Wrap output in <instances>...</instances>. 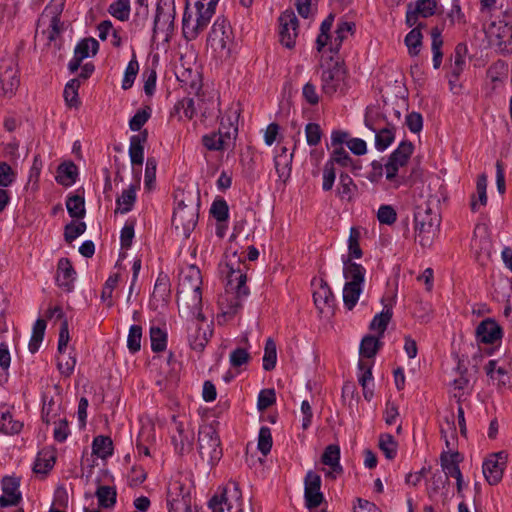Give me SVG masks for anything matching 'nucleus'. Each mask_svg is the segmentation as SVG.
<instances>
[{"instance_id": "22", "label": "nucleus", "mask_w": 512, "mask_h": 512, "mask_svg": "<svg viewBox=\"0 0 512 512\" xmlns=\"http://www.w3.org/2000/svg\"><path fill=\"white\" fill-rule=\"evenodd\" d=\"M502 328L492 318L484 319L476 329L478 341L486 344H493L502 338Z\"/></svg>"}, {"instance_id": "30", "label": "nucleus", "mask_w": 512, "mask_h": 512, "mask_svg": "<svg viewBox=\"0 0 512 512\" xmlns=\"http://www.w3.org/2000/svg\"><path fill=\"white\" fill-rule=\"evenodd\" d=\"M292 153H288L286 147H282L281 151L274 158V165L279 179L286 182L291 174Z\"/></svg>"}, {"instance_id": "63", "label": "nucleus", "mask_w": 512, "mask_h": 512, "mask_svg": "<svg viewBox=\"0 0 512 512\" xmlns=\"http://www.w3.org/2000/svg\"><path fill=\"white\" fill-rule=\"evenodd\" d=\"M86 230V224L84 222L70 223L65 226L64 237L68 243H71L78 236L82 235Z\"/></svg>"}, {"instance_id": "43", "label": "nucleus", "mask_w": 512, "mask_h": 512, "mask_svg": "<svg viewBox=\"0 0 512 512\" xmlns=\"http://www.w3.org/2000/svg\"><path fill=\"white\" fill-rule=\"evenodd\" d=\"M379 338L371 335L365 336L361 341L360 354L366 358L374 357L381 345Z\"/></svg>"}, {"instance_id": "32", "label": "nucleus", "mask_w": 512, "mask_h": 512, "mask_svg": "<svg viewBox=\"0 0 512 512\" xmlns=\"http://www.w3.org/2000/svg\"><path fill=\"white\" fill-rule=\"evenodd\" d=\"M23 423L15 420L6 407L0 408V431L5 434H17L22 430Z\"/></svg>"}, {"instance_id": "35", "label": "nucleus", "mask_w": 512, "mask_h": 512, "mask_svg": "<svg viewBox=\"0 0 512 512\" xmlns=\"http://www.w3.org/2000/svg\"><path fill=\"white\" fill-rule=\"evenodd\" d=\"M487 177L482 174L477 179L476 190L478 195V200H476L473 195L470 202V208L473 212L478 211L479 206H485L487 204Z\"/></svg>"}, {"instance_id": "53", "label": "nucleus", "mask_w": 512, "mask_h": 512, "mask_svg": "<svg viewBox=\"0 0 512 512\" xmlns=\"http://www.w3.org/2000/svg\"><path fill=\"white\" fill-rule=\"evenodd\" d=\"M327 162H331L332 167H334L335 164L342 167H348L352 164L353 160L345 148L343 146H339L333 149Z\"/></svg>"}, {"instance_id": "19", "label": "nucleus", "mask_w": 512, "mask_h": 512, "mask_svg": "<svg viewBox=\"0 0 512 512\" xmlns=\"http://www.w3.org/2000/svg\"><path fill=\"white\" fill-rule=\"evenodd\" d=\"M344 79V68L339 63H334L322 72V91L327 95H333L341 89Z\"/></svg>"}, {"instance_id": "8", "label": "nucleus", "mask_w": 512, "mask_h": 512, "mask_svg": "<svg viewBox=\"0 0 512 512\" xmlns=\"http://www.w3.org/2000/svg\"><path fill=\"white\" fill-rule=\"evenodd\" d=\"M198 221L197 205L191 201L190 204L184 200L178 202L173 213L172 223L175 230L183 237H189L190 233L195 229Z\"/></svg>"}, {"instance_id": "44", "label": "nucleus", "mask_w": 512, "mask_h": 512, "mask_svg": "<svg viewBox=\"0 0 512 512\" xmlns=\"http://www.w3.org/2000/svg\"><path fill=\"white\" fill-rule=\"evenodd\" d=\"M357 190V186L353 179L346 173L340 174V181L338 186V194L341 198L350 200Z\"/></svg>"}, {"instance_id": "13", "label": "nucleus", "mask_w": 512, "mask_h": 512, "mask_svg": "<svg viewBox=\"0 0 512 512\" xmlns=\"http://www.w3.org/2000/svg\"><path fill=\"white\" fill-rule=\"evenodd\" d=\"M17 65L11 57L0 60V94L12 97L19 86Z\"/></svg>"}, {"instance_id": "5", "label": "nucleus", "mask_w": 512, "mask_h": 512, "mask_svg": "<svg viewBox=\"0 0 512 512\" xmlns=\"http://www.w3.org/2000/svg\"><path fill=\"white\" fill-rule=\"evenodd\" d=\"M440 215L428 204L419 205L414 214L416 238L423 247H429L438 231Z\"/></svg>"}, {"instance_id": "21", "label": "nucleus", "mask_w": 512, "mask_h": 512, "mask_svg": "<svg viewBox=\"0 0 512 512\" xmlns=\"http://www.w3.org/2000/svg\"><path fill=\"white\" fill-rule=\"evenodd\" d=\"M177 304L179 309L188 311L192 315H195V319H199V313H202L201 289L193 290L187 293L184 291H177Z\"/></svg>"}, {"instance_id": "20", "label": "nucleus", "mask_w": 512, "mask_h": 512, "mask_svg": "<svg viewBox=\"0 0 512 512\" xmlns=\"http://www.w3.org/2000/svg\"><path fill=\"white\" fill-rule=\"evenodd\" d=\"M487 376L499 388L509 387L512 383V368L510 365H499L498 361L491 360L485 366Z\"/></svg>"}, {"instance_id": "51", "label": "nucleus", "mask_w": 512, "mask_h": 512, "mask_svg": "<svg viewBox=\"0 0 512 512\" xmlns=\"http://www.w3.org/2000/svg\"><path fill=\"white\" fill-rule=\"evenodd\" d=\"M139 71V63L136 59V55L133 54L132 59L129 61L122 81V88L127 90L132 87L134 80Z\"/></svg>"}, {"instance_id": "54", "label": "nucleus", "mask_w": 512, "mask_h": 512, "mask_svg": "<svg viewBox=\"0 0 512 512\" xmlns=\"http://www.w3.org/2000/svg\"><path fill=\"white\" fill-rule=\"evenodd\" d=\"M142 327L132 325L127 337V347L131 353H136L141 349Z\"/></svg>"}, {"instance_id": "58", "label": "nucleus", "mask_w": 512, "mask_h": 512, "mask_svg": "<svg viewBox=\"0 0 512 512\" xmlns=\"http://www.w3.org/2000/svg\"><path fill=\"white\" fill-rule=\"evenodd\" d=\"M55 458L49 453H39L35 464L34 471L36 473H46L54 466Z\"/></svg>"}, {"instance_id": "25", "label": "nucleus", "mask_w": 512, "mask_h": 512, "mask_svg": "<svg viewBox=\"0 0 512 512\" xmlns=\"http://www.w3.org/2000/svg\"><path fill=\"white\" fill-rule=\"evenodd\" d=\"M75 270L68 258H61L58 261L56 282L59 287L69 292L73 288V282L75 280Z\"/></svg>"}, {"instance_id": "24", "label": "nucleus", "mask_w": 512, "mask_h": 512, "mask_svg": "<svg viewBox=\"0 0 512 512\" xmlns=\"http://www.w3.org/2000/svg\"><path fill=\"white\" fill-rule=\"evenodd\" d=\"M3 495L0 497V506L17 505L21 500L19 481L13 477H5L2 481Z\"/></svg>"}, {"instance_id": "59", "label": "nucleus", "mask_w": 512, "mask_h": 512, "mask_svg": "<svg viewBox=\"0 0 512 512\" xmlns=\"http://www.w3.org/2000/svg\"><path fill=\"white\" fill-rule=\"evenodd\" d=\"M436 0H417L413 9L424 18L430 17L435 14Z\"/></svg>"}, {"instance_id": "50", "label": "nucleus", "mask_w": 512, "mask_h": 512, "mask_svg": "<svg viewBox=\"0 0 512 512\" xmlns=\"http://www.w3.org/2000/svg\"><path fill=\"white\" fill-rule=\"evenodd\" d=\"M457 456L458 454L448 455L446 453L441 455V466L447 476L457 477L461 475L460 468L456 461Z\"/></svg>"}, {"instance_id": "48", "label": "nucleus", "mask_w": 512, "mask_h": 512, "mask_svg": "<svg viewBox=\"0 0 512 512\" xmlns=\"http://www.w3.org/2000/svg\"><path fill=\"white\" fill-rule=\"evenodd\" d=\"M66 207L69 215L73 218H83L85 215L84 199L78 195L69 197Z\"/></svg>"}, {"instance_id": "47", "label": "nucleus", "mask_w": 512, "mask_h": 512, "mask_svg": "<svg viewBox=\"0 0 512 512\" xmlns=\"http://www.w3.org/2000/svg\"><path fill=\"white\" fill-rule=\"evenodd\" d=\"M440 432L447 448H450V439L453 440L456 436L455 416L453 413L445 417L444 422L440 426Z\"/></svg>"}, {"instance_id": "39", "label": "nucleus", "mask_w": 512, "mask_h": 512, "mask_svg": "<svg viewBox=\"0 0 512 512\" xmlns=\"http://www.w3.org/2000/svg\"><path fill=\"white\" fill-rule=\"evenodd\" d=\"M93 454L104 459L113 452L112 441L106 436H97L92 443Z\"/></svg>"}, {"instance_id": "26", "label": "nucleus", "mask_w": 512, "mask_h": 512, "mask_svg": "<svg viewBox=\"0 0 512 512\" xmlns=\"http://www.w3.org/2000/svg\"><path fill=\"white\" fill-rule=\"evenodd\" d=\"M313 298L320 313L331 311L335 303V297L330 286L323 280H321L320 286L314 291Z\"/></svg>"}, {"instance_id": "60", "label": "nucleus", "mask_w": 512, "mask_h": 512, "mask_svg": "<svg viewBox=\"0 0 512 512\" xmlns=\"http://www.w3.org/2000/svg\"><path fill=\"white\" fill-rule=\"evenodd\" d=\"M360 232L358 229L352 227L350 229V235L348 240L349 254L353 258H361L362 250L359 245Z\"/></svg>"}, {"instance_id": "14", "label": "nucleus", "mask_w": 512, "mask_h": 512, "mask_svg": "<svg viewBox=\"0 0 512 512\" xmlns=\"http://www.w3.org/2000/svg\"><path fill=\"white\" fill-rule=\"evenodd\" d=\"M384 119L373 121L366 116L365 125L375 133V147L379 151L387 149L395 139V128L390 124L383 123Z\"/></svg>"}, {"instance_id": "46", "label": "nucleus", "mask_w": 512, "mask_h": 512, "mask_svg": "<svg viewBox=\"0 0 512 512\" xmlns=\"http://www.w3.org/2000/svg\"><path fill=\"white\" fill-rule=\"evenodd\" d=\"M398 443L391 434H382L379 438V448L386 458L394 459L397 454Z\"/></svg>"}, {"instance_id": "42", "label": "nucleus", "mask_w": 512, "mask_h": 512, "mask_svg": "<svg viewBox=\"0 0 512 512\" xmlns=\"http://www.w3.org/2000/svg\"><path fill=\"white\" fill-rule=\"evenodd\" d=\"M392 317L391 308H387L383 310L381 313L374 316L373 320L370 323V329L377 331L379 333V337L383 336L388 323L390 322Z\"/></svg>"}, {"instance_id": "4", "label": "nucleus", "mask_w": 512, "mask_h": 512, "mask_svg": "<svg viewBox=\"0 0 512 512\" xmlns=\"http://www.w3.org/2000/svg\"><path fill=\"white\" fill-rule=\"evenodd\" d=\"M238 110L229 109L221 119L218 132H212L202 137L203 145L211 151L224 150L237 135Z\"/></svg>"}, {"instance_id": "41", "label": "nucleus", "mask_w": 512, "mask_h": 512, "mask_svg": "<svg viewBox=\"0 0 512 512\" xmlns=\"http://www.w3.org/2000/svg\"><path fill=\"white\" fill-rule=\"evenodd\" d=\"M99 48V43L94 38H86L78 43L75 48V55L79 58L85 59L90 55L94 56Z\"/></svg>"}, {"instance_id": "28", "label": "nucleus", "mask_w": 512, "mask_h": 512, "mask_svg": "<svg viewBox=\"0 0 512 512\" xmlns=\"http://www.w3.org/2000/svg\"><path fill=\"white\" fill-rule=\"evenodd\" d=\"M148 139V132L146 130L133 135L130 138L129 156L133 165L141 166L144 160V145Z\"/></svg>"}, {"instance_id": "61", "label": "nucleus", "mask_w": 512, "mask_h": 512, "mask_svg": "<svg viewBox=\"0 0 512 512\" xmlns=\"http://www.w3.org/2000/svg\"><path fill=\"white\" fill-rule=\"evenodd\" d=\"M355 29V24L353 22H341L338 24L336 29V36L334 38V44L336 49L342 44L343 40L347 38L349 34H352Z\"/></svg>"}, {"instance_id": "37", "label": "nucleus", "mask_w": 512, "mask_h": 512, "mask_svg": "<svg viewBox=\"0 0 512 512\" xmlns=\"http://www.w3.org/2000/svg\"><path fill=\"white\" fill-rule=\"evenodd\" d=\"M46 330V321L43 319H37L33 325L32 335L29 342V351L36 353L43 341Z\"/></svg>"}, {"instance_id": "38", "label": "nucleus", "mask_w": 512, "mask_h": 512, "mask_svg": "<svg viewBox=\"0 0 512 512\" xmlns=\"http://www.w3.org/2000/svg\"><path fill=\"white\" fill-rule=\"evenodd\" d=\"M442 30L438 27H434L431 29V38H432V52H433V66L435 69H438L442 63V52L441 47L443 45V40L441 37Z\"/></svg>"}, {"instance_id": "27", "label": "nucleus", "mask_w": 512, "mask_h": 512, "mask_svg": "<svg viewBox=\"0 0 512 512\" xmlns=\"http://www.w3.org/2000/svg\"><path fill=\"white\" fill-rule=\"evenodd\" d=\"M340 448L338 445H328L322 454L321 461L324 465L330 466V470L326 473L327 477L335 478L342 473V467L339 463Z\"/></svg>"}, {"instance_id": "57", "label": "nucleus", "mask_w": 512, "mask_h": 512, "mask_svg": "<svg viewBox=\"0 0 512 512\" xmlns=\"http://www.w3.org/2000/svg\"><path fill=\"white\" fill-rule=\"evenodd\" d=\"M272 448V435L269 427H261L258 436V449L263 455H267Z\"/></svg>"}, {"instance_id": "55", "label": "nucleus", "mask_w": 512, "mask_h": 512, "mask_svg": "<svg viewBox=\"0 0 512 512\" xmlns=\"http://www.w3.org/2000/svg\"><path fill=\"white\" fill-rule=\"evenodd\" d=\"M465 47L461 44L457 45L454 53V62L451 65V76L458 80L460 74L464 70L465 59H464Z\"/></svg>"}, {"instance_id": "16", "label": "nucleus", "mask_w": 512, "mask_h": 512, "mask_svg": "<svg viewBox=\"0 0 512 512\" xmlns=\"http://www.w3.org/2000/svg\"><path fill=\"white\" fill-rule=\"evenodd\" d=\"M280 43L288 49L295 46L298 36V19L293 11H285L279 17Z\"/></svg>"}, {"instance_id": "12", "label": "nucleus", "mask_w": 512, "mask_h": 512, "mask_svg": "<svg viewBox=\"0 0 512 512\" xmlns=\"http://www.w3.org/2000/svg\"><path fill=\"white\" fill-rule=\"evenodd\" d=\"M241 500L238 484L232 483L231 487L224 488L220 495L210 499L209 508L212 512H223V505H226V512H243Z\"/></svg>"}, {"instance_id": "29", "label": "nucleus", "mask_w": 512, "mask_h": 512, "mask_svg": "<svg viewBox=\"0 0 512 512\" xmlns=\"http://www.w3.org/2000/svg\"><path fill=\"white\" fill-rule=\"evenodd\" d=\"M194 433L189 429H184L182 424L177 426V432L172 436V442L175 450L179 454H184L192 449Z\"/></svg>"}, {"instance_id": "7", "label": "nucleus", "mask_w": 512, "mask_h": 512, "mask_svg": "<svg viewBox=\"0 0 512 512\" xmlns=\"http://www.w3.org/2000/svg\"><path fill=\"white\" fill-rule=\"evenodd\" d=\"M175 0H158L154 19L153 38L168 42L174 31Z\"/></svg>"}, {"instance_id": "33", "label": "nucleus", "mask_w": 512, "mask_h": 512, "mask_svg": "<svg viewBox=\"0 0 512 512\" xmlns=\"http://www.w3.org/2000/svg\"><path fill=\"white\" fill-rule=\"evenodd\" d=\"M137 189L138 185H130L127 189L123 190L122 194L116 200V212L125 214L132 210L136 201Z\"/></svg>"}, {"instance_id": "6", "label": "nucleus", "mask_w": 512, "mask_h": 512, "mask_svg": "<svg viewBox=\"0 0 512 512\" xmlns=\"http://www.w3.org/2000/svg\"><path fill=\"white\" fill-rule=\"evenodd\" d=\"M166 502L168 512H193L197 508L192 504L190 484L183 481L180 476L170 480Z\"/></svg>"}, {"instance_id": "31", "label": "nucleus", "mask_w": 512, "mask_h": 512, "mask_svg": "<svg viewBox=\"0 0 512 512\" xmlns=\"http://www.w3.org/2000/svg\"><path fill=\"white\" fill-rule=\"evenodd\" d=\"M78 168L73 162H64L58 166L56 181L63 186H71L76 182Z\"/></svg>"}, {"instance_id": "11", "label": "nucleus", "mask_w": 512, "mask_h": 512, "mask_svg": "<svg viewBox=\"0 0 512 512\" xmlns=\"http://www.w3.org/2000/svg\"><path fill=\"white\" fill-rule=\"evenodd\" d=\"M231 33V26L226 19L218 18L214 22L208 44L220 57L228 56L230 53Z\"/></svg>"}, {"instance_id": "56", "label": "nucleus", "mask_w": 512, "mask_h": 512, "mask_svg": "<svg viewBox=\"0 0 512 512\" xmlns=\"http://www.w3.org/2000/svg\"><path fill=\"white\" fill-rule=\"evenodd\" d=\"M79 87L80 82L78 79H72L66 84L64 89V98L69 106H77Z\"/></svg>"}, {"instance_id": "62", "label": "nucleus", "mask_w": 512, "mask_h": 512, "mask_svg": "<svg viewBox=\"0 0 512 512\" xmlns=\"http://www.w3.org/2000/svg\"><path fill=\"white\" fill-rule=\"evenodd\" d=\"M377 219L381 224L391 225L397 219L395 209L390 205H382L377 212Z\"/></svg>"}, {"instance_id": "2", "label": "nucleus", "mask_w": 512, "mask_h": 512, "mask_svg": "<svg viewBox=\"0 0 512 512\" xmlns=\"http://www.w3.org/2000/svg\"><path fill=\"white\" fill-rule=\"evenodd\" d=\"M216 12V6L200 0H186L182 19L183 35L188 40L195 39L204 31Z\"/></svg>"}, {"instance_id": "49", "label": "nucleus", "mask_w": 512, "mask_h": 512, "mask_svg": "<svg viewBox=\"0 0 512 512\" xmlns=\"http://www.w3.org/2000/svg\"><path fill=\"white\" fill-rule=\"evenodd\" d=\"M75 366V355H72L71 353H69L68 355H66L65 353L59 354L57 358V368L63 376L69 377L73 373Z\"/></svg>"}, {"instance_id": "17", "label": "nucleus", "mask_w": 512, "mask_h": 512, "mask_svg": "<svg viewBox=\"0 0 512 512\" xmlns=\"http://www.w3.org/2000/svg\"><path fill=\"white\" fill-rule=\"evenodd\" d=\"M507 454L504 451L493 453L483 463V475L490 485L498 484L504 473L507 463Z\"/></svg>"}, {"instance_id": "64", "label": "nucleus", "mask_w": 512, "mask_h": 512, "mask_svg": "<svg viewBox=\"0 0 512 512\" xmlns=\"http://www.w3.org/2000/svg\"><path fill=\"white\" fill-rule=\"evenodd\" d=\"M228 205L225 200H216L211 206V214L218 222H223L228 218Z\"/></svg>"}, {"instance_id": "9", "label": "nucleus", "mask_w": 512, "mask_h": 512, "mask_svg": "<svg viewBox=\"0 0 512 512\" xmlns=\"http://www.w3.org/2000/svg\"><path fill=\"white\" fill-rule=\"evenodd\" d=\"M199 452L201 457L214 464L222 457L220 439L216 429L211 424L203 425L198 434Z\"/></svg>"}, {"instance_id": "1", "label": "nucleus", "mask_w": 512, "mask_h": 512, "mask_svg": "<svg viewBox=\"0 0 512 512\" xmlns=\"http://www.w3.org/2000/svg\"><path fill=\"white\" fill-rule=\"evenodd\" d=\"M241 263L233 254L232 259L226 263L227 283L225 292L219 297L218 304L225 316H234L242 306V301L249 294L246 285V274L240 269Z\"/></svg>"}, {"instance_id": "36", "label": "nucleus", "mask_w": 512, "mask_h": 512, "mask_svg": "<svg viewBox=\"0 0 512 512\" xmlns=\"http://www.w3.org/2000/svg\"><path fill=\"white\" fill-rule=\"evenodd\" d=\"M422 26V24H419L417 27L413 28L405 37V45L407 46L408 52L411 56H416L420 52L423 38L420 31Z\"/></svg>"}, {"instance_id": "3", "label": "nucleus", "mask_w": 512, "mask_h": 512, "mask_svg": "<svg viewBox=\"0 0 512 512\" xmlns=\"http://www.w3.org/2000/svg\"><path fill=\"white\" fill-rule=\"evenodd\" d=\"M343 276L346 280L343 287V303L348 310H352L362 293L366 269L350 259L344 260Z\"/></svg>"}, {"instance_id": "15", "label": "nucleus", "mask_w": 512, "mask_h": 512, "mask_svg": "<svg viewBox=\"0 0 512 512\" xmlns=\"http://www.w3.org/2000/svg\"><path fill=\"white\" fill-rule=\"evenodd\" d=\"M213 333L212 323L207 321L202 313L199 319H195L190 328L189 341L192 349L202 351L207 345Z\"/></svg>"}, {"instance_id": "52", "label": "nucleus", "mask_w": 512, "mask_h": 512, "mask_svg": "<svg viewBox=\"0 0 512 512\" xmlns=\"http://www.w3.org/2000/svg\"><path fill=\"white\" fill-rule=\"evenodd\" d=\"M110 14L118 20L125 21L130 15V1L129 0H117L112 3L109 7Z\"/></svg>"}, {"instance_id": "18", "label": "nucleus", "mask_w": 512, "mask_h": 512, "mask_svg": "<svg viewBox=\"0 0 512 512\" xmlns=\"http://www.w3.org/2000/svg\"><path fill=\"white\" fill-rule=\"evenodd\" d=\"M304 484V497L306 501V506L309 509L318 507L324 499V496L320 491L321 477L314 471L310 470L307 472L305 476Z\"/></svg>"}, {"instance_id": "40", "label": "nucleus", "mask_w": 512, "mask_h": 512, "mask_svg": "<svg viewBox=\"0 0 512 512\" xmlns=\"http://www.w3.org/2000/svg\"><path fill=\"white\" fill-rule=\"evenodd\" d=\"M151 349L154 352H162L167 346V333L165 330L152 326L150 328Z\"/></svg>"}, {"instance_id": "23", "label": "nucleus", "mask_w": 512, "mask_h": 512, "mask_svg": "<svg viewBox=\"0 0 512 512\" xmlns=\"http://www.w3.org/2000/svg\"><path fill=\"white\" fill-rule=\"evenodd\" d=\"M202 278L200 270L194 266L183 269L179 275L178 291L185 293L201 289Z\"/></svg>"}, {"instance_id": "34", "label": "nucleus", "mask_w": 512, "mask_h": 512, "mask_svg": "<svg viewBox=\"0 0 512 512\" xmlns=\"http://www.w3.org/2000/svg\"><path fill=\"white\" fill-rule=\"evenodd\" d=\"M95 495L98 499L99 506L102 508H111L116 503L117 493L114 487L99 485Z\"/></svg>"}, {"instance_id": "10", "label": "nucleus", "mask_w": 512, "mask_h": 512, "mask_svg": "<svg viewBox=\"0 0 512 512\" xmlns=\"http://www.w3.org/2000/svg\"><path fill=\"white\" fill-rule=\"evenodd\" d=\"M414 147L411 142L403 141L399 144L397 149L391 153L387 162L385 163L386 179L394 183V187L400 185L398 179V171L404 167L413 153Z\"/></svg>"}, {"instance_id": "45", "label": "nucleus", "mask_w": 512, "mask_h": 512, "mask_svg": "<svg viewBox=\"0 0 512 512\" xmlns=\"http://www.w3.org/2000/svg\"><path fill=\"white\" fill-rule=\"evenodd\" d=\"M277 360L276 344L268 338L265 344L264 356H263V368L266 371H271L275 368Z\"/></svg>"}]
</instances>
